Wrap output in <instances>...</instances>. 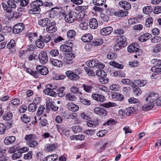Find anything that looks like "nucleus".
Returning a JSON list of instances; mask_svg holds the SVG:
<instances>
[{"label": "nucleus", "mask_w": 161, "mask_h": 161, "mask_svg": "<svg viewBox=\"0 0 161 161\" xmlns=\"http://www.w3.org/2000/svg\"><path fill=\"white\" fill-rule=\"evenodd\" d=\"M111 97L113 99L120 101H122L124 99L123 95L120 93L116 92H114L112 94Z\"/></svg>", "instance_id": "nucleus-21"}, {"label": "nucleus", "mask_w": 161, "mask_h": 161, "mask_svg": "<svg viewBox=\"0 0 161 161\" xmlns=\"http://www.w3.org/2000/svg\"><path fill=\"white\" fill-rule=\"evenodd\" d=\"M7 3V4L4 2L2 3V5L3 8L8 13H11L12 11V8H15L16 5L11 0L8 1Z\"/></svg>", "instance_id": "nucleus-3"}, {"label": "nucleus", "mask_w": 161, "mask_h": 161, "mask_svg": "<svg viewBox=\"0 0 161 161\" xmlns=\"http://www.w3.org/2000/svg\"><path fill=\"white\" fill-rule=\"evenodd\" d=\"M35 138L36 136L35 134H30L26 135L25 137V141H27L35 140Z\"/></svg>", "instance_id": "nucleus-45"}, {"label": "nucleus", "mask_w": 161, "mask_h": 161, "mask_svg": "<svg viewBox=\"0 0 161 161\" xmlns=\"http://www.w3.org/2000/svg\"><path fill=\"white\" fill-rule=\"evenodd\" d=\"M15 139L16 138L14 136H8L5 138L4 142L6 145H7L14 142Z\"/></svg>", "instance_id": "nucleus-24"}, {"label": "nucleus", "mask_w": 161, "mask_h": 161, "mask_svg": "<svg viewBox=\"0 0 161 161\" xmlns=\"http://www.w3.org/2000/svg\"><path fill=\"white\" fill-rule=\"evenodd\" d=\"M117 41L124 46H125L127 43L126 38L123 36H120L118 38Z\"/></svg>", "instance_id": "nucleus-35"}, {"label": "nucleus", "mask_w": 161, "mask_h": 161, "mask_svg": "<svg viewBox=\"0 0 161 161\" xmlns=\"http://www.w3.org/2000/svg\"><path fill=\"white\" fill-rule=\"evenodd\" d=\"M87 125L89 127L94 128L98 125V123L95 120H89L87 122Z\"/></svg>", "instance_id": "nucleus-44"}, {"label": "nucleus", "mask_w": 161, "mask_h": 161, "mask_svg": "<svg viewBox=\"0 0 161 161\" xmlns=\"http://www.w3.org/2000/svg\"><path fill=\"white\" fill-rule=\"evenodd\" d=\"M36 45L38 47L42 48L44 46L45 44L43 41L39 38L36 41Z\"/></svg>", "instance_id": "nucleus-40"}, {"label": "nucleus", "mask_w": 161, "mask_h": 161, "mask_svg": "<svg viewBox=\"0 0 161 161\" xmlns=\"http://www.w3.org/2000/svg\"><path fill=\"white\" fill-rule=\"evenodd\" d=\"M89 26L91 28L95 29L98 26V22L97 19L94 18H91L89 21Z\"/></svg>", "instance_id": "nucleus-20"}, {"label": "nucleus", "mask_w": 161, "mask_h": 161, "mask_svg": "<svg viewBox=\"0 0 161 161\" xmlns=\"http://www.w3.org/2000/svg\"><path fill=\"white\" fill-rule=\"evenodd\" d=\"M134 109L133 107H129L126 108L124 110V113L127 115H130L132 114Z\"/></svg>", "instance_id": "nucleus-58"}, {"label": "nucleus", "mask_w": 161, "mask_h": 161, "mask_svg": "<svg viewBox=\"0 0 161 161\" xmlns=\"http://www.w3.org/2000/svg\"><path fill=\"white\" fill-rule=\"evenodd\" d=\"M93 38L92 35L90 33H87L83 35L81 38V40L85 42H90Z\"/></svg>", "instance_id": "nucleus-19"}, {"label": "nucleus", "mask_w": 161, "mask_h": 161, "mask_svg": "<svg viewBox=\"0 0 161 161\" xmlns=\"http://www.w3.org/2000/svg\"><path fill=\"white\" fill-rule=\"evenodd\" d=\"M103 43V40L101 38H99L94 40L91 43V44L92 46H97L100 45Z\"/></svg>", "instance_id": "nucleus-36"}, {"label": "nucleus", "mask_w": 161, "mask_h": 161, "mask_svg": "<svg viewBox=\"0 0 161 161\" xmlns=\"http://www.w3.org/2000/svg\"><path fill=\"white\" fill-rule=\"evenodd\" d=\"M46 30L49 33H53L56 31L57 28L56 26L55 21H53L50 23V25L46 27Z\"/></svg>", "instance_id": "nucleus-11"}, {"label": "nucleus", "mask_w": 161, "mask_h": 161, "mask_svg": "<svg viewBox=\"0 0 161 161\" xmlns=\"http://www.w3.org/2000/svg\"><path fill=\"white\" fill-rule=\"evenodd\" d=\"M71 139H75L76 140H82L85 138V136L83 135L80 136H72L71 137Z\"/></svg>", "instance_id": "nucleus-61"}, {"label": "nucleus", "mask_w": 161, "mask_h": 161, "mask_svg": "<svg viewBox=\"0 0 161 161\" xmlns=\"http://www.w3.org/2000/svg\"><path fill=\"white\" fill-rule=\"evenodd\" d=\"M21 154L19 151L14 153L12 155V158L13 160H15L21 157Z\"/></svg>", "instance_id": "nucleus-57"}, {"label": "nucleus", "mask_w": 161, "mask_h": 161, "mask_svg": "<svg viewBox=\"0 0 161 161\" xmlns=\"http://www.w3.org/2000/svg\"><path fill=\"white\" fill-rule=\"evenodd\" d=\"M75 55L71 53H67L65 54V58L66 60V62L69 63L68 61H71L75 58Z\"/></svg>", "instance_id": "nucleus-32"}, {"label": "nucleus", "mask_w": 161, "mask_h": 161, "mask_svg": "<svg viewBox=\"0 0 161 161\" xmlns=\"http://www.w3.org/2000/svg\"><path fill=\"white\" fill-rule=\"evenodd\" d=\"M147 104L142 106L143 110H147L153 107L155 104L157 106H161V97H159L158 93L152 92L150 93L146 98Z\"/></svg>", "instance_id": "nucleus-1"}, {"label": "nucleus", "mask_w": 161, "mask_h": 161, "mask_svg": "<svg viewBox=\"0 0 161 161\" xmlns=\"http://www.w3.org/2000/svg\"><path fill=\"white\" fill-rule=\"evenodd\" d=\"M67 106L69 109L72 111L76 112L78 110V106L72 103H68Z\"/></svg>", "instance_id": "nucleus-23"}, {"label": "nucleus", "mask_w": 161, "mask_h": 161, "mask_svg": "<svg viewBox=\"0 0 161 161\" xmlns=\"http://www.w3.org/2000/svg\"><path fill=\"white\" fill-rule=\"evenodd\" d=\"M84 69L86 72L87 74L89 75L92 76L95 75L94 73L91 68L89 67H85Z\"/></svg>", "instance_id": "nucleus-51"}, {"label": "nucleus", "mask_w": 161, "mask_h": 161, "mask_svg": "<svg viewBox=\"0 0 161 161\" xmlns=\"http://www.w3.org/2000/svg\"><path fill=\"white\" fill-rule=\"evenodd\" d=\"M59 54L58 51L56 49H53L49 52V54L52 57H56Z\"/></svg>", "instance_id": "nucleus-53"}, {"label": "nucleus", "mask_w": 161, "mask_h": 161, "mask_svg": "<svg viewBox=\"0 0 161 161\" xmlns=\"http://www.w3.org/2000/svg\"><path fill=\"white\" fill-rule=\"evenodd\" d=\"M95 113L102 116H105L107 114V111L101 108L96 107L94 109Z\"/></svg>", "instance_id": "nucleus-9"}, {"label": "nucleus", "mask_w": 161, "mask_h": 161, "mask_svg": "<svg viewBox=\"0 0 161 161\" xmlns=\"http://www.w3.org/2000/svg\"><path fill=\"white\" fill-rule=\"evenodd\" d=\"M43 5V3L42 0H36L33 2L30 5L31 8L29 10L30 14H35L39 13L41 7Z\"/></svg>", "instance_id": "nucleus-2"}, {"label": "nucleus", "mask_w": 161, "mask_h": 161, "mask_svg": "<svg viewBox=\"0 0 161 161\" xmlns=\"http://www.w3.org/2000/svg\"><path fill=\"white\" fill-rule=\"evenodd\" d=\"M92 97L93 99L98 102H103L105 100L104 96L97 94H92Z\"/></svg>", "instance_id": "nucleus-17"}, {"label": "nucleus", "mask_w": 161, "mask_h": 161, "mask_svg": "<svg viewBox=\"0 0 161 161\" xmlns=\"http://www.w3.org/2000/svg\"><path fill=\"white\" fill-rule=\"evenodd\" d=\"M86 64L89 67L94 68L97 66L99 64V61L97 59H93L87 61Z\"/></svg>", "instance_id": "nucleus-25"}, {"label": "nucleus", "mask_w": 161, "mask_h": 161, "mask_svg": "<svg viewBox=\"0 0 161 161\" xmlns=\"http://www.w3.org/2000/svg\"><path fill=\"white\" fill-rule=\"evenodd\" d=\"M128 14L127 11H124L122 10H119L115 11L114 13V14L118 17H124L127 16Z\"/></svg>", "instance_id": "nucleus-28"}, {"label": "nucleus", "mask_w": 161, "mask_h": 161, "mask_svg": "<svg viewBox=\"0 0 161 161\" xmlns=\"http://www.w3.org/2000/svg\"><path fill=\"white\" fill-rule=\"evenodd\" d=\"M106 75L104 77L99 78V81L102 84H107L108 82V79L106 77Z\"/></svg>", "instance_id": "nucleus-62"}, {"label": "nucleus", "mask_w": 161, "mask_h": 161, "mask_svg": "<svg viewBox=\"0 0 161 161\" xmlns=\"http://www.w3.org/2000/svg\"><path fill=\"white\" fill-rule=\"evenodd\" d=\"M39 38L42 39V40L43 41V42H45L46 43L48 42L51 39L50 36L48 35L44 36H42V35L40 36Z\"/></svg>", "instance_id": "nucleus-55"}, {"label": "nucleus", "mask_w": 161, "mask_h": 161, "mask_svg": "<svg viewBox=\"0 0 161 161\" xmlns=\"http://www.w3.org/2000/svg\"><path fill=\"white\" fill-rule=\"evenodd\" d=\"M50 63L53 66L57 67H61L63 64L62 62L58 59H53L50 60Z\"/></svg>", "instance_id": "nucleus-30"}, {"label": "nucleus", "mask_w": 161, "mask_h": 161, "mask_svg": "<svg viewBox=\"0 0 161 161\" xmlns=\"http://www.w3.org/2000/svg\"><path fill=\"white\" fill-rule=\"evenodd\" d=\"M109 64L111 66L119 69H122L124 68L123 65L119 64L114 61H110L109 63Z\"/></svg>", "instance_id": "nucleus-37"}, {"label": "nucleus", "mask_w": 161, "mask_h": 161, "mask_svg": "<svg viewBox=\"0 0 161 161\" xmlns=\"http://www.w3.org/2000/svg\"><path fill=\"white\" fill-rule=\"evenodd\" d=\"M65 97L66 100L70 101H74L76 99V97L70 93L67 94Z\"/></svg>", "instance_id": "nucleus-48"}, {"label": "nucleus", "mask_w": 161, "mask_h": 161, "mask_svg": "<svg viewBox=\"0 0 161 161\" xmlns=\"http://www.w3.org/2000/svg\"><path fill=\"white\" fill-rule=\"evenodd\" d=\"M26 143L29 147L32 148L36 147L38 144V142L35 140L27 141Z\"/></svg>", "instance_id": "nucleus-34"}, {"label": "nucleus", "mask_w": 161, "mask_h": 161, "mask_svg": "<svg viewBox=\"0 0 161 161\" xmlns=\"http://www.w3.org/2000/svg\"><path fill=\"white\" fill-rule=\"evenodd\" d=\"M147 83V81L146 80H135L133 82L131 83L135 86H137L138 87H141L145 85Z\"/></svg>", "instance_id": "nucleus-14"}, {"label": "nucleus", "mask_w": 161, "mask_h": 161, "mask_svg": "<svg viewBox=\"0 0 161 161\" xmlns=\"http://www.w3.org/2000/svg\"><path fill=\"white\" fill-rule=\"evenodd\" d=\"M43 92L45 94L52 96L55 97L57 95V93L51 89L46 88Z\"/></svg>", "instance_id": "nucleus-31"}, {"label": "nucleus", "mask_w": 161, "mask_h": 161, "mask_svg": "<svg viewBox=\"0 0 161 161\" xmlns=\"http://www.w3.org/2000/svg\"><path fill=\"white\" fill-rule=\"evenodd\" d=\"M45 108L43 105H40V107L38 108L36 115L38 117H40L43 113Z\"/></svg>", "instance_id": "nucleus-54"}, {"label": "nucleus", "mask_w": 161, "mask_h": 161, "mask_svg": "<svg viewBox=\"0 0 161 161\" xmlns=\"http://www.w3.org/2000/svg\"><path fill=\"white\" fill-rule=\"evenodd\" d=\"M58 155L54 154L48 156L44 159V161H56L57 160Z\"/></svg>", "instance_id": "nucleus-22"}, {"label": "nucleus", "mask_w": 161, "mask_h": 161, "mask_svg": "<svg viewBox=\"0 0 161 161\" xmlns=\"http://www.w3.org/2000/svg\"><path fill=\"white\" fill-rule=\"evenodd\" d=\"M127 50L130 53H138L137 54L139 55H142V51L141 49H139L138 45L135 43L129 45L127 48Z\"/></svg>", "instance_id": "nucleus-4"}, {"label": "nucleus", "mask_w": 161, "mask_h": 161, "mask_svg": "<svg viewBox=\"0 0 161 161\" xmlns=\"http://www.w3.org/2000/svg\"><path fill=\"white\" fill-rule=\"evenodd\" d=\"M121 82L123 84L129 85L131 86V83L133 82L128 79H123L121 80Z\"/></svg>", "instance_id": "nucleus-59"}, {"label": "nucleus", "mask_w": 161, "mask_h": 161, "mask_svg": "<svg viewBox=\"0 0 161 161\" xmlns=\"http://www.w3.org/2000/svg\"><path fill=\"white\" fill-rule=\"evenodd\" d=\"M153 19L151 17H149L147 18L145 22V25L147 27H149L151 26L153 24Z\"/></svg>", "instance_id": "nucleus-49"}, {"label": "nucleus", "mask_w": 161, "mask_h": 161, "mask_svg": "<svg viewBox=\"0 0 161 161\" xmlns=\"http://www.w3.org/2000/svg\"><path fill=\"white\" fill-rule=\"evenodd\" d=\"M57 147V145L56 143H50L46 144L45 146V150L47 152H51Z\"/></svg>", "instance_id": "nucleus-16"}, {"label": "nucleus", "mask_w": 161, "mask_h": 161, "mask_svg": "<svg viewBox=\"0 0 161 161\" xmlns=\"http://www.w3.org/2000/svg\"><path fill=\"white\" fill-rule=\"evenodd\" d=\"M76 35V32L73 30H70L67 32V36L69 38H72L75 37Z\"/></svg>", "instance_id": "nucleus-41"}, {"label": "nucleus", "mask_w": 161, "mask_h": 161, "mask_svg": "<svg viewBox=\"0 0 161 161\" xmlns=\"http://www.w3.org/2000/svg\"><path fill=\"white\" fill-rule=\"evenodd\" d=\"M51 21L48 18L40 20L38 21V24L41 26L47 27L50 25Z\"/></svg>", "instance_id": "nucleus-15"}, {"label": "nucleus", "mask_w": 161, "mask_h": 161, "mask_svg": "<svg viewBox=\"0 0 161 161\" xmlns=\"http://www.w3.org/2000/svg\"><path fill=\"white\" fill-rule=\"evenodd\" d=\"M39 60L42 64H44L48 61V57L45 51L41 52L39 55Z\"/></svg>", "instance_id": "nucleus-6"}, {"label": "nucleus", "mask_w": 161, "mask_h": 161, "mask_svg": "<svg viewBox=\"0 0 161 161\" xmlns=\"http://www.w3.org/2000/svg\"><path fill=\"white\" fill-rule=\"evenodd\" d=\"M27 36L29 40L31 41H32V39H35L37 36V34L35 33H30L28 34Z\"/></svg>", "instance_id": "nucleus-63"}, {"label": "nucleus", "mask_w": 161, "mask_h": 161, "mask_svg": "<svg viewBox=\"0 0 161 161\" xmlns=\"http://www.w3.org/2000/svg\"><path fill=\"white\" fill-rule=\"evenodd\" d=\"M103 107L105 108H110L116 106L117 105L114 103L109 102L108 103L103 104Z\"/></svg>", "instance_id": "nucleus-60"}, {"label": "nucleus", "mask_w": 161, "mask_h": 161, "mask_svg": "<svg viewBox=\"0 0 161 161\" xmlns=\"http://www.w3.org/2000/svg\"><path fill=\"white\" fill-rule=\"evenodd\" d=\"M16 47V42L13 39H11L7 46V48L9 49H14Z\"/></svg>", "instance_id": "nucleus-33"}, {"label": "nucleus", "mask_w": 161, "mask_h": 161, "mask_svg": "<svg viewBox=\"0 0 161 161\" xmlns=\"http://www.w3.org/2000/svg\"><path fill=\"white\" fill-rule=\"evenodd\" d=\"M72 131L75 133H76L82 131V128L79 126H74L71 128Z\"/></svg>", "instance_id": "nucleus-47"}, {"label": "nucleus", "mask_w": 161, "mask_h": 161, "mask_svg": "<svg viewBox=\"0 0 161 161\" xmlns=\"http://www.w3.org/2000/svg\"><path fill=\"white\" fill-rule=\"evenodd\" d=\"M36 69L38 73L42 75H46L48 72V69L46 67L42 65L37 66Z\"/></svg>", "instance_id": "nucleus-12"}, {"label": "nucleus", "mask_w": 161, "mask_h": 161, "mask_svg": "<svg viewBox=\"0 0 161 161\" xmlns=\"http://www.w3.org/2000/svg\"><path fill=\"white\" fill-rule=\"evenodd\" d=\"M96 74L97 76L99 77V78H101L103 77H104L106 75V73L103 70L98 69L96 71Z\"/></svg>", "instance_id": "nucleus-46"}, {"label": "nucleus", "mask_w": 161, "mask_h": 161, "mask_svg": "<svg viewBox=\"0 0 161 161\" xmlns=\"http://www.w3.org/2000/svg\"><path fill=\"white\" fill-rule=\"evenodd\" d=\"M153 10V8L151 6H145L143 8V12L147 14L151 13Z\"/></svg>", "instance_id": "nucleus-42"}, {"label": "nucleus", "mask_w": 161, "mask_h": 161, "mask_svg": "<svg viewBox=\"0 0 161 161\" xmlns=\"http://www.w3.org/2000/svg\"><path fill=\"white\" fill-rule=\"evenodd\" d=\"M65 74L69 79L73 81L78 80L80 78V76L79 75H77L72 71H67L65 73Z\"/></svg>", "instance_id": "nucleus-10"}, {"label": "nucleus", "mask_w": 161, "mask_h": 161, "mask_svg": "<svg viewBox=\"0 0 161 161\" xmlns=\"http://www.w3.org/2000/svg\"><path fill=\"white\" fill-rule=\"evenodd\" d=\"M60 48L61 51L65 52H69L72 50L71 47L65 44L61 45Z\"/></svg>", "instance_id": "nucleus-27"}, {"label": "nucleus", "mask_w": 161, "mask_h": 161, "mask_svg": "<svg viewBox=\"0 0 161 161\" xmlns=\"http://www.w3.org/2000/svg\"><path fill=\"white\" fill-rule=\"evenodd\" d=\"M76 13L70 12L66 14H65L64 19L65 21L68 23H71L73 22L75 20Z\"/></svg>", "instance_id": "nucleus-5"}, {"label": "nucleus", "mask_w": 161, "mask_h": 161, "mask_svg": "<svg viewBox=\"0 0 161 161\" xmlns=\"http://www.w3.org/2000/svg\"><path fill=\"white\" fill-rule=\"evenodd\" d=\"M112 31L113 28L111 27H107L101 29L99 34L101 35L106 36L110 34Z\"/></svg>", "instance_id": "nucleus-8"}, {"label": "nucleus", "mask_w": 161, "mask_h": 161, "mask_svg": "<svg viewBox=\"0 0 161 161\" xmlns=\"http://www.w3.org/2000/svg\"><path fill=\"white\" fill-rule=\"evenodd\" d=\"M37 107V106L36 105V104L31 103L28 106V110L30 112H34L36 111Z\"/></svg>", "instance_id": "nucleus-50"}, {"label": "nucleus", "mask_w": 161, "mask_h": 161, "mask_svg": "<svg viewBox=\"0 0 161 161\" xmlns=\"http://www.w3.org/2000/svg\"><path fill=\"white\" fill-rule=\"evenodd\" d=\"M21 119L22 121L25 123H29L31 120L30 118L26 115L23 114L21 117Z\"/></svg>", "instance_id": "nucleus-52"}, {"label": "nucleus", "mask_w": 161, "mask_h": 161, "mask_svg": "<svg viewBox=\"0 0 161 161\" xmlns=\"http://www.w3.org/2000/svg\"><path fill=\"white\" fill-rule=\"evenodd\" d=\"M131 86L132 88L133 93L136 96L140 95L142 93V91L141 89L137 86H135L133 84H131Z\"/></svg>", "instance_id": "nucleus-26"}, {"label": "nucleus", "mask_w": 161, "mask_h": 161, "mask_svg": "<svg viewBox=\"0 0 161 161\" xmlns=\"http://www.w3.org/2000/svg\"><path fill=\"white\" fill-rule=\"evenodd\" d=\"M161 50V45L157 44L153 49V51L154 52L158 53Z\"/></svg>", "instance_id": "nucleus-64"}, {"label": "nucleus", "mask_w": 161, "mask_h": 161, "mask_svg": "<svg viewBox=\"0 0 161 161\" xmlns=\"http://www.w3.org/2000/svg\"><path fill=\"white\" fill-rule=\"evenodd\" d=\"M13 116V114L11 112H8L5 114L3 117V119L5 120H8L11 119Z\"/></svg>", "instance_id": "nucleus-56"}, {"label": "nucleus", "mask_w": 161, "mask_h": 161, "mask_svg": "<svg viewBox=\"0 0 161 161\" xmlns=\"http://www.w3.org/2000/svg\"><path fill=\"white\" fill-rule=\"evenodd\" d=\"M152 37V35L149 33H146L140 36L138 40L141 42H144L149 40Z\"/></svg>", "instance_id": "nucleus-18"}, {"label": "nucleus", "mask_w": 161, "mask_h": 161, "mask_svg": "<svg viewBox=\"0 0 161 161\" xmlns=\"http://www.w3.org/2000/svg\"><path fill=\"white\" fill-rule=\"evenodd\" d=\"M82 87L85 91L87 93H91L92 92V90L94 88L92 86L87 85H83Z\"/></svg>", "instance_id": "nucleus-43"}, {"label": "nucleus", "mask_w": 161, "mask_h": 161, "mask_svg": "<svg viewBox=\"0 0 161 161\" xmlns=\"http://www.w3.org/2000/svg\"><path fill=\"white\" fill-rule=\"evenodd\" d=\"M151 70L153 72L160 73L161 72V62L156 65L152 67Z\"/></svg>", "instance_id": "nucleus-29"}, {"label": "nucleus", "mask_w": 161, "mask_h": 161, "mask_svg": "<svg viewBox=\"0 0 161 161\" xmlns=\"http://www.w3.org/2000/svg\"><path fill=\"white\" fill-rule=\"evenodd\" d=\"M77 10H79L80 11V12L77 13V15L78 16H81V15L80 14L81 13H82L83 15L85 14V13L86 12V10L87 9V6H79L77 7Z\"/></svg>", "instance_id": "nucleus-38"}, {"label": "nucleus", "mask_w": 161, "mask_h": 161, "mask_svg": "<svg viewBox=\"0 0 161 161\" xmlns=\"http://www.w3.org/2000/svg\"><path fill=\"white\" fill-rule=\"evenodd\" d=\"M70 91L73 93L79 96L82 94L81 92L79 90V88L75 86H73L70 88Z\"/></svg>", "instance_id": "nucleus-39"}, {"label": "nucleus", "mask_w": 161, "mask_h": 161, "mask_svg": "<svg viewBox=\"0 0 161 161\" xmlns=\"http://www.w3.org/2000/svg\"><path fill=\"white\" fill-rule=\"evenodd\" d=\"M24 24L23 23H17L14 25L13 28V31L15 33H19L24 30Z\"/></svg>", "instance_id": "nucleus-7"}, {"label": "nucleus", "mask_w": 161, "mask_h": 161, "mask_svg": "<svg viewBox=\"0 0 161 161\" xmlns=\"http://www.w3.org/2000/svg\"><path fill=\"white\" fill-rule=\"evenodd\" d=\"M119 6L125 10L130 9L131 6L130 4L128 2L125 1H120L118 3Z\"/></svg>", "instance_id": "nucleus-13"}]
</instances>
